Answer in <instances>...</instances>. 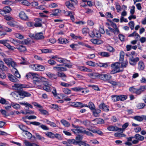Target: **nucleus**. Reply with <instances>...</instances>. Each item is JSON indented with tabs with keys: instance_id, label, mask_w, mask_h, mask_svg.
Returning a JSON list of instances; mask_svg holds the SVG:
<instances>
[{
	"instance_id": "49",
	"label": "nucleus",
	"mask_w": 146,
	"mask_h": 146,
	"mask_svg": "<svg viewBox=\"0 0 146 146\" xmlns=\"http://www.w3.org/2000/svg\"><path fill=\"white\" fill-rule=\"evenodd\" d=\"M11 20L12 21H9L7 22V23L11 26L14 27L15 26V24H17V23L13 20V19Z\"/></svg>"
},
{
	"instance_id": "39",
	"label": "nucleus",
	"mask_w": 146,
	"mask_h": 146,
	"mask_svg": "<svg viewBox=\"0 0 146 146\" xmlns=\"http://www.w3.org/2000/svg\"><path fill=\"white\" fill-rule=\"evenodd\" d=\"M45 135L48 137L53 138H54V134L51 132L48 131L45 133Z\"/></svg>"
},
{
	"instance_id": "51",
	"label": "nucleus",
	"mask_w": 146,
	"mask_h": 146,
	"mask_svg": "<svg viewBox=\"0 0 146 146\" xmlns=\"http://www.w3.org/2000/svg\"><path fill=\"white\" fill-rule=\"evenodd\" d=\"M63 92L66 94H69L71 93V91L70 89L66 88H64L62 90Z\"/></svg>"
},
{
	"instance_id": "64",
	"label": "nucleus",
	"mask_w": 146,
	"mask_h": 146,
	"mask_svg": "<svg viewBox=\"0 0 146 146\" xmlns=\"http://www.w3.org/2000/svg\"><path fill=\"white\" fill-rule=\"evenodd\" d=\"M82 103L81 102H75L74 103V106L75 107H80L81 108Z\"/></svg>"
},
{
	"instance_id": "11",
	"label": "nucleus",
	"mask_w": 146,
	"mask_h": 146,
	"mask_svg": "<svg viewBox=\"0 0 146 146\" xmlns=\"http://www.w3.org/2000/svg\"><path fill=\"white\" fill-rule=\"evenodd\" d=\"M8 76L9 79L11 81L14 82H17L19 81L17 79L11 74H9Z\"/></svg>"
},
{
	"instance_id": "54",
	"label": "nucleus",
	"mask_w": 146,
	"mask_h": 146,
	"mask_svg": "<svg viewBox=\"0 0 146 146\" xmlns=\"http://www.w3.org/2000/svg\"><path fill=\"white\" fill-rule=\"evenodd\" d=\"M19 127L20 129L23 131L25 132V131H27L26 130L27 129V127L26 126L23 125H19Z\"/></svg>"
},
{
	"instance_id": "52",
	"label": "nucleus",
	"mask_w": 146,
	"mask_h": 146,
	"mask_svg": "<svg viewBox=\"0 0 146 146\" xmlns=\"http://www.w3.org/2000/svg\"><path fill=\"white\" fill-rule=\"evenodd\" d=\"M64 64L57 65L56 66H54L53 67V69L54 70L57 71H60L61 67L60 66H64Z\"/></svg>"
},
{
	"instance_id": "33",
	"label": "nucleus",
	"mask_w": 146,
	"mask_h": 146,
	"mask_svg": "<svg viewBox=\"0 0 146 146\" xmlns=\"http://www.w3.org/2000/svg\"><path fill=\"white\" fill-rule=\"evenodd\" d=\"M99 55L104 57H108L110 56L109 53L105 52H101L98 53Z\"/></svg>"
},
{
	"instance_id": "25",
	"label": "nucleus",
	"mask_w": 146,
	"mask_h": 146,
	"mask_svg": "<svg viewBox=\"0 0 146 146\" xmlns=\"http://www.w3.org/2000/svg\"><path fill=\"white\" fill-rule=\"evenodd\" d=\"M145 68V65L144 63L141 61L139 62L138 68L140 70H143Z\"/></svg>"
},
{
	"instance_id": "3",
	"label": "nucleus",
	"mask_w": 146,
	"mask_h": 146,
	"mask_svg": "<svg viewBox=\"0 0 146 146\" xmlns=\"http://www.w3.org/2000/svg\"><path fill=\"white\" fill-rule=\"evenodd\" d=\"M29 36L32 38H34L36 40H39L43 39L44 37L42 33H38L36 34H31Z\"/></svg>"
},
{
	"instance_id": "27",
	"label": "nucleus",
	"mask_w": 146,
	"mask_h": 146,
	"mask_svg": "<svg viewBox=\"0 0 146 146\" xmlns=\"http://www.w3.org/2000/svg\"><path fill=\"white\" fill-rule=\"evenodd\" d=\"M91 41L93 43L97 44H100L103 42L101 40L94 38L92 39Z\"/></svg>"
},
{
	"instance_id": "30",
	"label": "nucleus",
	"mask_w": 146,
	"mask_h": 146,
	"mask_svg": "<svg viewBox=\"0 0 146 146\" xmlns=\"http://www.w3.org/2000/svg\"><path fill=\"white\" fill-rule=\"evenodd\" d=\"M134 137L135 139L138 140L139 141H143L144 139V137L143 136H141L138 134H136L135 135Z\"/></svg>"
},
{
	"instance_id": "37",
	"label": "nucleus",
	"mask_w": 146,
	"mask_h": 146,
	"mask_svg": "<svg viewBox=\"0 0 146 146\" xmlns=\"http://www.w3.org/2000/svg\"><path fill=\"white\" fill-rule=\"evenodd\" d=\"M110 25L113 27L114 29L116 30V31L117 32V34L119 33V30L116 24L113 22H112Z\"/></svg>"
},
{
	"instance_id": "1",
	"label": "nucleus",
	"mask_w": 146,
	"mask_h": 146,
	"mask_svg": "<svg viewBox=\"0 0 146 146\" xmlns=\"http://www.w3.org/2000/svg\"><path fill=\"white\" fill-rule=\"evenodd\" d=\"M111 78L112 76L110 74H104V72L100 74V75L99 76V79L104 81H108V80H111Z\"/></svg>"
},
{
	"instance_id": "36",
	"label": "nucleus",
	"mask_w": 146,
	"mask_h": 146,
	"mask_svg": "<svg viewBox=\"0 0 146 146\" xmlns=\"http://www.w3.org/2000/svg\"><path fill=\"white\" fill-rule=\"evenodd\" d=\"M134 119L139 121H141L143 120V116H135L133 117Z\"/></svg>"
},
{
	"instance_id": "62",
	"label": "nucleus",
	"mask_w": 146,
	"mask_h": 146,
	"mask_svg": "<svg viewBox=\"0 0 146 146\" xmlns=\"http://www.w3.org/2000/svg\"><path fill=\"white\" fill-rule=\"evenodd\" d=\"M109 83L111 84L112 85L115 86L118 84V83L117 82L114 81L112 80H109L108 81Z\"/></svg>"
},
{
	"instance_id": "38",
	"label": "nucleus",
	"mask_w": 146,
	"mask_h": 146,
	"mask_svg": "<svg viewBox=\"0 0 146 146\" xmlns=\"http://www.w3.org/2000/svg\"><path fill=\"white\" fill-rule=\"evenodd\" d=\"M11 10H0V14L3 15L10 13Z\"/></svg>"
},
{
	"instance_id": "61",
	"label": "nucleus",
	"mask_w": 146,
	"mask_h": 146,
	"mask_svg": "<svg viewBox=\"0 0 146 146\" xmlns=\"http://www.w3.org/2000/svg\"><path fill=\"white\" fill-rule=\"evenodd\" d=\"M89 30L88 28H83L82 32L83 34L86 35L88 33H89Z\"/></svg>"
},
{
	"instance_id": "12",
	"label": "nucleus",
	"mask_w": 146,
	"mask_h": 146,
	"mask_svg": "<svg viewBox=\"0 0 146 146\" xmlns=\"http://www.w3.org/2000/svg\"><path fill=\"white\" fill-rule=\"evenodd\" d=\"M139 60V58L138 57H136L134 58L133 57L132 58L129 59V62L131 65H135L136 63Z\"/></svg>"
},
{
	"instance_id": "47",
	"label": "nucleus",
	"mask_w": 146,
	"mask_h": 146,
	"mask_svg": "<svg viewBox=\"0 0 146 146\" xmlns=\"http://www.w3.org/2000/svg\"><path fill=\"white\" fill-rule=\"evenodd\" d=\"M14 35L16 37L19 39H22L24 38V36L20 33H15Z\"/></svg>"
},
{
	"instance_id": "41",
	"label": "nucleus",
	"mask_w": 146,
	"mask_h": 146,
	"mask_svg": "<svg viewBox=\"0 0 146 146\" xmlns=\"http://www.w3.org/2000/svg\"><path fill=\"white\" fill-rule=\"evenodd\" d=\"M54 12L52 15L54 16H58L59 15V13L60 12L63 13L62 11L63 10H54Z\"/></svg>"
},
{
	"instance_id": "20",
	"label": "nucleus",
	"mask_w": 146,
	"mask_h": 146,
	"mask_svg": "<svg viewBox=\"0 0 146 146\" xmlns=\"http://www.w3.org/2000/svg\"><path fill=\"white\" fill-rule=\"evenodd\" d=\"M93 114L95 117H98L99 116V114L101 112V110L100 109H95L92 110Z\"/></svg>"
},
{
	"instance_id": "9",
	"label": "nucleus",
	"mask_w": 146,
	"mask_h": 146,
	"mask_svg": "<svg viewBox=\"0 0 146 146\" xmlns=\"http://www.w3.org/2000/svg\"><path fill=\"white\" fill-rule=\"evenodd\" d=\"M99 108L104 111H108L109 110V106L105 105L104 103L100 104L99 106Z\"/></svg>"
},
{
	"instance_id": "4",
	"label": "nucleus",
	"mask_w": 146,
	"mask_h": 146,
	"mask_svg": "<svg viewBox=\"0 0 146 146\" xmlns=\"http://www.w3.org/2000/svg\"><path fill=\"white\" fill-rule=\"evenodd\" d=\"M9 41L8 40H0V44H3L10 50H13L15 49V47L10 45L7 43Z\"/></svg>"
},
{
	"instance_id": "50",
	"label": "nucleus",
	"mask_w": 146,
	"mask_h": 146,
	"mask_svg": "<svg viewBox=\"0 0 146 146\" xmlns=\"http://www.w3.org/2000/svg\"><path fill=\"white\" fill-rule=\"evenodd\" d=\"M10 42L14 44V45L16 46L18 45V43L19 42L18 40H16L13 38H11L10 40Z\"/></svg>"
},
{
	"instance_id": "56",
	"label": "nucleus",
	"mask_w": 146,
	"mask_h": 146,
	"mask_svg": "<svg viewBox=\"0 0 146 146\" xmlns=\"http://www.w3.org/2000/svg\"><path fill=\"white\" fill-rule=\"evenodd\" d=\"M39 77L40 79H39V81H40V84L43 83L44 82H46V78L41 76H39Z\"/></svg>"
},
{
	"instance_id": "59",
	"label": "nucleus",
	"mask_w": 146,
	"mask_h": 146,
	"mask_svg": "<svg viewBox=\"0 0 146 146\" xmlns=\"http://www.w3.org/2000/svg\"><path fill=\"white\" fill-rule=\"evenodd\" d=\"M25 134L26 135H27V138L28 139H31L33 135L32 134L27 131H25Z\"/></svg>"
},
{
	"instance_id": "18",
	"label": "nucleus",
	"mask_w": 146,
	"mask_h": 146,
	"mask_svg": "<svg viewBox=\"0 0 146 146\" xmlns=\"http://www.w3.org/2000/svg\"><path fill=\"white\" fill-rule=\"evenodd\" d=\"M57 75L58 76L61 77L64 81H66V76L64 73L58 72H57Z\"/></svg>"
},
{
	"instance_id": "24",
	"label": "nucleus",
	"mask_w": 146,
	"mask_h": 146,
	"mask_svg": "<svg viewBox=\"0 0 146 146\" xmlns=\"http://www.w3.org/2000/svg\"><path fill=\"white\" fill-rule=\"evenodd\" d=\"M146 89V86H141L139 89H137V94H140Z\"/></svg>"
},
{
	"instance_id": "63",
	"label": "nucleus",
	"mask_w": 146,
	"mask_h": 146,
	"mask_svg": "<svg viewBox=\"0 0 146 146\" xmlns=\"http://www.w3.org/2000/svg\"><path fill=\"white\" fill-rule=\"evenodd\" d=\"M38 110L40 112L41 114L43 115H46L48 113L47 111L43 109L42 108L39 109Z\"/></svg>"
},
{
	"instance_id": "35",
	"label": "nucleus",
	"mask_w": 146,
	"mask_h": 146,
	"mask_svg": "<svg viewBox=\"0 0 146 146\" xmlns=\"http://www.w3.org/2000/svg\"><path fill=\"white\" fill-rule=\"evenodd\" d=\"M65 5L66 6L70 9L73 6V5L75 4L72 3H71L69 1H68L65 2Z\"/></svg>"
},
{
	"instance_id": "44",
	"label": "nucleus",
	"mask_w": 146,
	"mask_h": 146,
	"mask_svg": "<svg viewBox=\"0 0 146 146\" xmlns=\"http://www.w3.org/2000/svg\"><path fill=\"white\" fill-rule=\"evenodd\" d=\"M114 135L115 137L119 138L124 137L126 136V135L124 134L119 133H115L114 134Z\"/></svg>"
},
{
	"instance_id": "45",
	"label": "nucleus",
	"mask_w": 146,
	"mask_h": 146,
	"mask_svg": "<svg viewBox=\"0 0 146 146\" xmlns=\"http://www.w3.org/2000/svg\"><path fill=\"white\" fill-rule=\"evenodd\" d=\"M88 108L92 110H94L95 106L94 104L92 102H90L88 104Z\"/></svg>"
},
{
	"instance_id": "2",
	"label": "nucleus",
	"mask_w": 146,
	"mask_h": 146,
	"mask_svg": "<svg viewBox=\"0 0 146 146\" xmlns=\"http://www.w3.org/2000/svg\"><path fill=\"white\" fill-rule=\"evenodd\" d=\"M111 98L112 100L115 102L120 100L124 101L127 99V96L124 95H113L111 96Z\"/></svg>"
},
{
	"instance_id": "5",
	"label": "nucleus",
	"mask_w": 146,
	"mask_h": 146,
	"mask_svg": "<svg viewBox=\"0 0 146 146\" xmlns=\"http://www.w3.org/2000/svg\"><path fill=\"white\" fill-rule=\"evenodd\" d=\"M13 87L16 90L19 91H21L23 88H28L27 85L21 84H15Z\"/></svg>"
},
{
	"instance_id": "40",
	"label": "nucleus",
	"mask_w": 146,
	"mask_h": 146,
	"mask_svg": "<svg viewBox=\"0 0 146 146\" xmlns=\"http://www.w3.org/2000/svg\"><path fill=\"white\" fill-rule=\"evenodd\" d=\"M124 56V52L123 51H121L120 53V58L119 59V61L121 63L123 60Z\"/></svg>"
},
{
	"instance_id": "60",
	"label": "nucleus",
	"mask_w": 146,
	"mask_h": 146,
	"mask_svg": "<svg viewBox=\"0 0 146 146\" xmlns=\"http://www.w3.org/2000/svg\"><path fill=\"white\" fill-rule=\"evenodd\" d=\"M21 3L23 5L28 6L30 5V3L27 0H23Z\"/></svg>"
},
{
	"instance_id": "42",
	"label": "nucleus",
	"mask_w": 146,
	"mask_h": 146,
	"mask_svg": "<svg viewBox=\"0 0 146 146\" xmlns=\"http://www.w3.org/2000/svg\"><path fill=\"white\" fill-rule=\"evenodd\" d=\"M51 86V85L44 86H43L42 88L44 90L47 92H49L50 91Z\"/></svg>"
},
{
	"instance_id": "6",
	"label": "nucleus",
	"mask_w": 146,
	"mask_h": 146,
	"mask_svg": "<svg viewBox=\"0 0 146 146\" xmlns=\"http://www.w3.org/2000/svg\"><path fill=\"white\" fill-rule=\"evenodd\" d=\"M63 13L66 16H70L72 22H74L75 20V19L74 15V13L73 12L70 11H65V10H63Z\"/></svg>"
},
{
	"instance_id": "32",
	"label": "nucleus",
	"mask_w": 146,
	"mask_h": 146,
	"mask_svg": "<svg viewBox=\"0 0 146 146\" xmlns=\"http://www.w3.org/2000/svg\"><path fill=\"white\" fill-rule=\"evenodd\" d=\"M75 127L76 129H78V133H84L85 130L83 127L76 126Z\"/></svg>"
},
{
	"instance_id": "46",
	"label": "nucleus",
	"mask_w": 146,
	"mask_h": 146,
	"mask_svg": "<svg viewBox=\"0 0 146 146\" xmlns=\"http://www.w3.org/2000/svg\"><path fill=\"white\" fill-rule=\"evenodd\" d=\"M80 70L83 71L88 72H92V70L91 69H88V68L84 66L80 67Z\"/></svg>"
},
{
	"instance_id": "48",
	"label": "nucleus",
	"mask_w": 146,
	"mask_h": 146,
	"mask_svg": "<svg viewBox=\"0 0 146 146\" xmlns=\"http://www.w3.org/2000/svg\"><path fill=\"white\" fill-rule=\"evenodd\" d=\"M129 90L131 92L137 94V89L134 88L133 86L130 87L129 89Z\"/></svg>"
},
{
	"instance_id": "15",
	"label": "nucleus",
	"mask_w": 146,
	"mask_h": 146,
	"mask_svg": "<svg viewBox=\"0 0 146 146\" xmlns=\"http://www.w3.org/2000/svg\"><path fill=\"white\" fill-rule=\"evenodd\" d=\"M107 129L110 131L119 132V128L116 126H110L107 127Z\"/></svg>"
},
{
	"instance_id": "10",
	"label": "nucleus",
	"mask_w": 146,
	"mask_h": 146,
	"mask_svg": "<svg viewBox=\"0 0 146 146\" xmlns=\"http://www.w3.org/2000/svg\"><path fill=\"white\" fill-rule=\"evenodd\" d=\"M42 20L40 18H37L35 19L36 23L34 24V26L36 27H41L42 26Z\"/></svg>"
},
{
	"instance_id": "14",
	"label": "nucleus",
	"mask_w": 146,
	"mask_h": 146,
	"mask_svg": "<svg viewBox=\"0 0 146 146\" xmlns=\"http://www.w3.org/2000/svg\"><path fill=\"white\" fill-rule=\"evenodd\" d=\"M19 17L22 20H26L28 19V17L23 11L21 12L19 14Z\"/></svg>"
},
{
	"instance_id": "28",
	"label": "nucleus",
	"mask_w": 146,
	"mask_h": 146,
	"mask_svg": "<svg viewBox=\"0 0 146 146\" xmlns=\"http://www.w3.org/2000/svg\"><path fill=\"white\" fill-rule=\"evenodd\" d=\"M128 125L129 123L128 122L124 123L122 126V128H119V132L123 133L125 129L128 126Z\"/></svg>"
},
{
	"instance_id": "23",
	"label": "nucleus",
	"mask_w": 146,
	"mask_h": 146,
	"mask_svg": "<svg viewBox=\"0 0 146 146\" xmlns=\"http://www.w3.org/2000/svg\"><path fill=\"white\" fill-rule=\"evenodd\" d=\"M57 41L58 43L60 44L66 43L68 42V41L66 38H58Z\"/></svg>"
},
{
	"instance_id": "21",
	"label": "nucleus",
	"mask_w": 146,
	"mask_h": 146,
	"mask_svg": "<svg viewBox=\"0 0 146 146\" xmlns=\"http://www.w3.org/2000/svg\"><path fill=\"white\" fill-rule=\"evenodd\" d=\"M46 75L50 78L52 79H57V77L56 75L50 72H48L46 73Z\"/></svg>"
},
{
	"instance_id": "17",
	"label": "nucleus",
	"mask_w": 146,
	"mask_h": 146,
	"mask_svg": "<svg viewBox=\"0 0 146 146\" xmlns=\"http://www.w3.org/2000/svg\"><path fill=\"white\" fill-rule=\"evenodd\" d=\"M15 48V49L17 48L20 52H23L27 50L26 47L22 45H18Z\"/></svg>"
},
{
	"instance_id": "26",
	"label": "nucleus",
	"mask_w": 146,
	"mask_h": 146,
	"mask_svg": "<svg viewBox=\"0 0 146 146\" xmlns=\"http://www.w3.org/2000/svg\"><path fill=\"white\" fill-rule=\"evenodd\" d=\"M35 134L37 139L41 140V141L44 142H46V139L45 138L42 136L38 133H36Z\"/></svg>"
},
{
	"instance_id": "57",
	"label": "nucleus",
	"mask_w": 146,
	"mask_h": 146,
	"mask_svg": "<svg viewBox=\"0 0 146 146\" xmlns=\"http://www.w3.org/2000/svg\"><path fill=\"white\" fill-rule=\"evenodd\" d=\"M107 50L108 51L111 52H113L115 51V50L112 46H109L107 47Z\"/></svg>"
},
{
	"instance_id": "19",
	"label": "nucleus",
	"mask_w": 146,
	"mask_h": 146,
	"mask_svg": "<svg viewBox=\"0 0 146 146\" xmlns=\"http://www.w3.org/2000/svg\"><path fill=\"white\" fill-rule=\"evenodd\" d=\"M2 3L4 4L11 5L13 4H15L16 2L15 1L13 0H5L3 1Z\"/></svg>"
},
{
	"instance_id": "34",
	"label": "nucleus",
	"mask_w": 146,
	"mask_h": 146,
	"mask_svg": "<svg viewBox=\"0 0 146 146\" xmlns=\"http://www.w3.org/2000/svg\"><path fill=\"white\" fill-rule=\"evenodd\" d=\"M36 74V73H33V72H29L28 74H27L26 75V76L27 78H33V77L35 76V75Z\"/></svg>"
},
{
	"instance_id": "29",
	"label": "nucleus",
	"mask_w": 146,
	"mask_h": 146,
	"mask_svg": "<svg viewBox=\"0 0 146 146\" xmlns=\"http://www.w3.org/2000/svg\"><path fill=\"white\" fill-rule=\"evenodd\" d=\"M60 122L64 126L66 127H69L70 125V123L64 119H62L60 121Z\"/></svg>"
},
{
	"instance_id": "22",
	"label": "nucleus",
	"mask_w": 146,
	"mask_h": 146,
	"mask_svg": "<svg viewBox=\"0 0 146 146\" xmlns=\"http://www.w3.org/2000/svg\"><path fill=\"white\" fill-rule=\"evenodd\" d=\"M21 98H23L25 97H30L31 96V94L27 92L24 91H21Z\"/></svg>"
},
{
	"instance_id": "13",
	"label": "nucleus",
	"mask_w": 146,
	"mask_h": 146,
	"mask_svg": "<svg viewBox=\"0 0 146 146\" xmlns=\"http://www.w3.org/2000/svg\"><path fill=\"white\" fill-rule=\"evenodd\" d=\"M0 69L2 71H6L8 70V68L4 65V62L1 60H0Z\"/></svg>"
},
{
	"instance_id": "55",
	"label": "nucleus",
	"mask_w": 146,
	"mask_h": 146,
	"mask_svg": "<svg viewBox=\"0 0 146 146\" xmlns=\"http://www.w3.org/2000/svg\"><path fill=\"white\" fill-rule=\"evenodd\" d=\"M14 71L15 72L14 75L18 78H20L21 76L19 74L18 71L16 68H14Z\"/></svg>"
},
{
	"instance_id": "43",
	"label": "nucleus",
	"mask_w": 146,
	"mask_h": 146,
	"mask_svg": "<svg viewBox=\"0 0 146 146\" xmlns=\"http://www.w3.org/2000/svg\"><path fill=\"white\" fill-rule=\"evenodd\" d=\"M37 70L42 71L44 70L45 69L44 67L41 65L37 64Z\"/></svg>"
},
{
	"instance_id": "8",
	"label": "nucleus",
	"mask_w": 146,
	"mask_h": 146,
	"mask_svg": "<svg viewBox=\"0 0 146 146\" xmlns=\"http://www.w3.org/2000/svg\"><path fill=\"white\" fill-rule=\"evenodd\" d=\"M11 94L14 98L17 99L19 100V99L21 98V91L12 92L11 93Z\"/></svg>"
},
{
	"instance_id": "31",
	"label": "nucleus",
	"mask_w": 146,
	"mask_h": 146,
	"mask_svg": "<svg viewBox=\"0 0 146 146\" xmlns=\"http://www.w3.org/2000/svg\"><path fill=\"white\" fill-rule=\"evenodd\" d=\"M68 143L69 145L70 144H73L76 145L78 144L79 142L76 141L74 139H69L68 140Z\"/></svg>"
},
{
	"instance_id": "16",
	"label": "nucleus",
	"mask_w": 146,
	"mask_h": 146,
	"mask_svg": "<svg viewBox=\"0 0 146 146\" xmlns=\"http://www.w3.org/2000/svg\"><path fill=\"white\" fill-rule=\"evenodd\" d=\"M35 76L33 77V83L35 85H38V84H40V81H39V77L38 75L36 73Z\"/></svg>"
},
{
	"instance_id": "58",
	"label": "nucleus",
	"mask_w": 146,
	"mask_h": 146,
	"mask_svg": "<svg viewBox=\"0 0 146 146\" xmlns=\"http://www.w3.org/2000/svg\"><path fill=\"white\" fill-rule=\"evenodd\" d=\"M24 143L26 146H33L34 144V143H31L27 140H25Z\"/></svg>"
},
{
	"instance_id": "7",
	"label": "nucleus",
	"mask_w": 146,
	"mask_h": 146,
	"mask_svg": "<svg viewBox=\"0 0 146 146\" xmlns=\"http://www.w3.org/2000/svg\"><path fill=\"white\" fill-rule=\"evenodd\" d=\"M120 64L118 62L115 63L114 64H112L111 65V67L113 68L116 70H114V73L119 72L121 71L119 68L120 67ZM113 70L112 72H113Z\"/></svg>"
},
{
	"instance_id": "53",
	"label": "nucleus",
	"mask_w": 146,
	"mask_h": 146,
	"mask_svg": "<svg viewBox=\"0 0 146 146\" xmlns=\"http://www.w3.org/2000/svg\"><path fill=\"white\" fill-rule=\"evenodd\" d=\"M60 84L61 86L66 87H69L72 86L70 84L66 83L64 82H60Z\"/></svg>"
}]
</instances>
